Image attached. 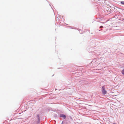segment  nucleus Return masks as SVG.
Masks as SVG:
<instances>
[{"instance_id":"4","label":"nucleus","mask_w":124,"mask_h":124,"mask_svg":"<svg viewBox=\"0 0 124 124\" xmlns=\"http://www.w3.org/2000/svg\"><path fill=\"white\" fill-rule=\"evenodd\" d=\"M121 3L123 5H124V1H123L121 2Z\"/></svg>"},{"instance_id":"1","label":"nucleus","mask_w":124,"mask_h":124,"mask_svg":"<svg viewBox=\"0 0 124 124\" xmlns=\"http://www.w3.org/2000/svg\"><path fill=\"white\" fill-rule=\"evenodd\" d=\"M102 91L103 94L105 95L107 93V91L105 90V88L104 86L102 87Z\"/></svg>"},{"instance_id":"6","label":"nucleus","mask_w":124,"mask_h":124,"mask_svg":"<svg viewBox=\"0 0 124 124\" xmlns=\"http://www.w3.org/2000/svg\"><path fill=\"white\" fill-rule=\"evenodd\" d=\"M37 116H38V117L39 118V115H38Z\"/></svg>"},{"instance_id":"3","label":"nucleus","mask_w":124,"mask_h":124,"mask_svg":"<svg viewBox=\"0 0 124 124\" xmlns=\"http://www.w3.org/2000/svg\"><path fill=\"white\" fill-rule=\"evenodd\" d=\"M124 75V69L122 70L121 72Z\"/></svg>"},{"instance_id":"8","label":"nucleus","mask_w":124,"mask_h":124,"mask_svg":"<svg viewBox=\"0 0 124 124\" xmlns=\"http://www.w3.org/2000/svg\"><path fill=\"white\" fill-rule=\"evenodd\" d=\"M101 30H102L101 29Z\"/></svg>"},{"instance_id":"5","label":"nucleus","mask_w":124,"mask_h":124,"mask_svg":"<svg viewBox=\"0 0 124 124\" xmlns=\"http://www.w3.org/2000/svg\"><path fill=\"white\" fill-rule=\"evenodd\" d=\"M103 27V26H101L100 27V28H102Z\"/></svg>"},{"instance_id":"2","label":"nucleus","mask_w":124,"mask_h":124,"mask_svg":"<svg viewBox=\"0 0 124 124\" xmlns=\"http://www.w3.org/2000/svg\"><path fill=\"white\" fill-rule=\"evenodd\" d=\"M60 116L63 117L64 119L66 118V116H65L63 114H61L60 115Z\"/></svg>"},{"instance_id":"7","label":"nucleus","mask_w":124,"mask_h":124,"mask_svg":"<svg viewBox=\"0 0 124 124\" xmlns=\"http://www.w3.org/2000/svg\"><path fill=\"white\" fill-rule=\"evenodd\" d=\"M113 124H116V123H113Z\"/></svg>"}]
</instances>
